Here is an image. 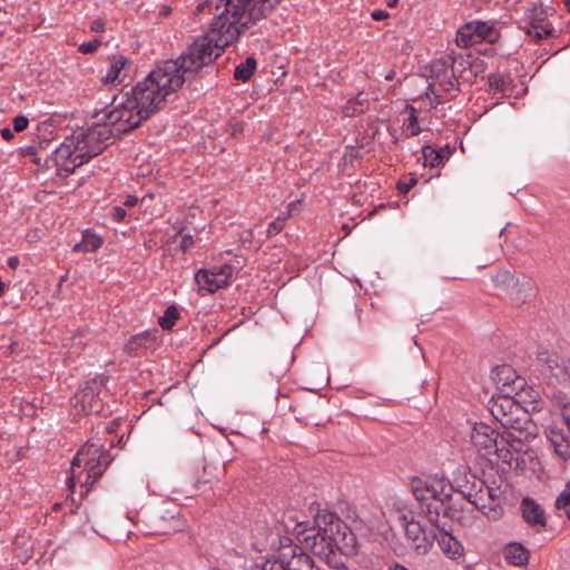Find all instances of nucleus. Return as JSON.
Here are the masks:
<instances>
[{"label":"nucleus","instance_id":"32","mask_svg":"<svg viewBox=\"0 0 570 570\" xmlns=\"http://www.w3.org/2000/svg\"><path fill=\"white\" fill-rule=\"evenodd\" d=\"M257 62L253 57H247L235 68L234 78L242 81H248L256 69Z\"/></svg>","mask_w":570,"mask_h":570},{"label":"nucleus","instance_id":"38","mask_svg":"<svg viewBox=\"0 0 570 570\" xmlns=\"http://www.w3.org/2000/svg\"><path fill=\"white\" fill-rule=\"evenodd\" d=\"M101 46V41L99 39H95L89 42H83L79 46V51L81 53H92L97 51V49Z\"/></svg>","mask_w":570,"mask_h":570},{"label":"nucleus","instance_id":"17","mask_svg":"<svg viewBox=\"0 0 570 570\" xmlns=\"http://www.w3.org/2000/svg\"><path fill=\"white\" fill-rule=\"evenodd\" d=\"M471 442L483 455L498 453V432L490 425L476 423L471 431Z\"/></svg>","mask_w":570,"mask_h":570},{"label":"nucleus","instance_id":"30","mask_svg":"<svg viewBox=\"0 0 570 570\" xmlns=\"http://www.w3.org/2000/svg\"><path fill=\"white\" fill-rule=\"evenodd\" d=\"M422 157L424 166L438 167L449 158V153L443 149H435L431 146H424L422 148Z\"/></svg>","mask_w":570,"mask_h":570},{"label":"nucleus","instance_id":"34","mask_svg":"<svg viewBox=\"0 0 570 570\" xmlns=\"http://www.w3.org/2000/svg\"><path fill=\"white\" fill-rule=\"evenodd\" d=\"M179 318V312L176 306H168L164 315L158 318V324L163 330H171L176 321Z\"/></svg>","mask_w":570,"mask_h":570},{"label":"nucleus","instance_id":"37","mask_svg":"<svg viewBox=\"0 0 570 570\" xmlns=\"http://www.w3.org/2000/svg\"><path fill=\"white\" fill-rule=\"evenodd\" d=\"M554 29L552 27L533 26L532 30L528 31V35L533 36L537 40L552 36Z\"/></svg>","mask_w":570,"mask_h":570},{"label":"nucleus","instance_id":"36","mask_svg":"<svg viewBox=\"0 0 570 570\" xmlns=\"http://www.w3.org/2000/svg\"><path fill=\"white\" fill-rule=\"evenodd\" d=\"M286 217L283 215L277 216L273 222L269 223L267 230H266V237L269 238L272 236L277 235L281 233L285 226Z\"/></svg>","mask_w":570,"mask_h":570},{"label":"nucleus","instance_id":"1","mask_svg":"<svg viewBox=\"0 0 570 570\" xmlns=\"http://www.w3.org/2000/svg\"><path fill=\"white\" fill-rule=\"evenodd\" d=\"M258 19L257 11L252 12L242 3L226 0L223 4H216V13L209 30L196 39L188 49L174 62L178 68L177 73L183 78V83L197 75L204 67L214 62L224 48L236 41L244 29L249 28Z\"/></svg>","mask_w":570,"mask_h":570},{"label":"nucleus","instance_id":"29","mask_svg":"<svg viewBox=\"0 0 570 570\" xmlns=\"http://www.w3.org/2000/svg\"><path fill=\"white\" fill-rule=\"evenodd\" d=\"M102 244V239L96 235L86 230L82 235L81 242L77 243L72 250L76 253H94L96 252Z\"/></svg>","mask_w":570,"mask_h":570},{"label":"nucleus","instance_id":"40","mask_svg":"<svg viewBox=\"0 0 570 570\" xmlns=\"http://www.w3.org/2000/svg\"><path fill=\"white\" fill-rule=\"evenodd\" d=\"M417 183L415 177H411L407 180H401L397 183V189L402 194H406L410 191L412 187H414Z\"/></svg>","mask_w":570,"mask_h":570},{"label":"nucleus","instance_id":"14","mask_svg":"<svg viewBox=\"0 0 570 570\" xmlns=\"http://www.w3.org/2000/svg\"><path fill=\"white\" fill-rule=\"evenodd\" d=\"M233 276V266L224 264L212 269L200 268L195 274V281L198 285V293L213 294L220 288L226 287Z\"/></svg>","mask_w":570,"mask_h":570},{"label":"nucleus","instance_id":"54","mask_svg":"<svg viewBox=\"0 0 570 570\" xmlns=\"http://www.w3.org/2000/svg\"><path fill=\"white\" fill-rule=\"evenodd\" d=\"M499 77H491L490 78V83L491 86H495L497 88H499Z\"/></svg>","mask_w":570,"mask_h":570},{"label":"nucleus","instance_id":"58","mask_svg":"<svg viewBox=\"0 0 570 570\" xmlns=\"http://www.w3.org/2000/svg\"><path fill=\"white\" fill-rule=\"evenodd\" d=\"M564 4H566L568 11L570 12V0H564Z\"/></svg>","mask_w":570,"mask_h":570},{"label":"nucleus","instance_id":"4","mask_svg":"<svg viewBox=\"0 0 570 570\" xmlns=\"http://www.w3.org/2000/svg\"><path fill=\"white\" fill-rule=\"evenodd\" d=\"M410 488L414 498L426 508L431 523H436L440 509L452 498L454 488L444 476L430 475L428 478H413Z\"/></svg>","mask_w":570,"mask_h":570},{"label":"nucleus","instance_id":"35","mask_svg":"<svg viewBox=\"0 0 570 570\" xmlns=\"http://www.w3.org/2000/svg\"><path fill=\"white\" fill-rule=\"evenodd\" d=\"M556 508L564 510L568 519L570 520V481L566 484V488L557 498Z\"/></svg>","mask_w":570,"mask_h":570},{"label":"nucleus","instance_id":"61","mask_svg":"<svg viewBox=\"0 0 570 570\" xmlns=\"http://www.w3.org/2000/svg\"><path fill=\"white\" fill-rule=\"evenodd\" d=\"M30 153L33 154L35 147H30Z\"/></svg>","mask_w":570,"mask_h":570},{"label":"nucleus","instance_id":"57","mask_svg":"<svg viewBox=\"0 0 570 570\" xmlns=\"http://www.w3.org/2000/svg\"><path fill=\"white\" fill-rule=\"evenodd\" d=\"M62 503L58 502L53 504L55 510H59L61 508Z\"/></svg>","mask_w":570,"mask_h":570},{"label":"nucleus","instance_id":"50","mask_svg":"<svg viewBox=\"0 0 570 570\" xmlns=\"http://www.w3.org/2000/svg\"><path fill=\"white\" fill-rule=\"evenodd\" d=\"M8 266L12 269H16L19 266V258L17 256L9 257Z\"/></svg>","mask_w":570,"mask_h":570},{"label":"nucleus","instance_id":"26","mask_svg":"<svg viewBox=\"0 0 570 570\" xmlns=\"http://www.w3.org/2000/svg\"><path fill=\"white\" fill-rule=\"evenodd\" d=\"M441 550L451 559H455L462 554L461 543L453 538L450 533L440 531L436 533V539Z\"/></svg>","mask_w":570,"mask_h":570},{"label":"nucleus","instance_id":"33","mask_svg":"<svg viewBox=\"0 0 570 570\" xmlns=\"http://www.w3.org/2000/svg\"><path fill=\"white\" fill-rule=\"evenodd\" d=\"M405 110L409 111V116L403 120V130L409 136H416L422 131L419 126L417 110L411 105H406Z\"/></svg>","mask_w":570,"mask_h":570},{"label":"nucleus","instance_id":"9","mask_svg":"<svg viewBox=\"0 0 570 570\" xmlns=\"http://www.w3.org/2000/svg\"><path fill=\"white\" fill-rule=\"evenodd\" d=\"M471 504L475 505L487 518L498 520L503 509L500 504V491L479 481L476 491H459Z\"/></svg>","mask_w":570,"mask_h":570},{"label":"nucleus","instance_id":"55","mask_svg":"<svg viewBox=\"0 0 570 570\" xmlns=\"http://www.w3.org/2000/svg\"><path fill=\"white\" fill-rule=\"evenodd\" d=\"M169 12H170V8L165 7V8H163V10H161V12H160V13H161V14H164V16H166V14H168Z\"/></svg>","mask_w":570,"mask_h":570},{"label":"nucleus","instance_id":"11","mask_svg":"<svg viewBox=\"0 0 570 570\" xmlns=\"http://www.w3.org/2000/svg\"><path fill=\"white\" fill-rule=\"evenodd\" d=\"M405 535L419 554H425L432 548L436 532L433 529H425L414 519L413 512L409 511L400 515Z\"/></svg>","mask_w":570,"mask_h":570},{"label":"nucleus","instance_id":"48","mask_svg":"<svg viewBox=\"0 0 570 570\" xmlns=\"http://www.w3.org/2000/svg\"><path fill=\"white\" fill-rule=\"evenodd\" d=\"M138 203V198L134 195H128L124 202V205L126 207H134L135 205H137Z\"/></svg>","mask_w":570,"mask_h":570},{"label":"nucleus","instance_id":"31","mask_svg":"<svg viewBox=\"0 0 570 570\" xmlns=\"http://www.w3.org/2000/svg\"><path fill=\"white\" fill-rule=\"evenodd\" d=\"M281 0H232V3L234 2H242L247 10H250L252 12L258 13V19L265 17V12L272 8H274Z\"/></svg>","mask_w":570,"mask_h":570},{"label":"nucleus","instance_id":"56","mask_svg":"<svg viewBox=\"0 0 570 570\" xmlns=\"http://www.w3.org/2000/svg\"><path fill=\"white\" fill-rule=\"evenodd\" d=\"M393 75H394V72H393V71L389 72V73H387V76L385 77V78H386V80H391V79H393Z\"/></svg>","mask_w":570,"mask_h":570},{"label":"nucleus","instance_id":"10","mask_svg":"<svg viewBox=\"0 0 570 570\" xmlns=\"http://www.w3.org/2000/svg\"><path fill=\"white\" fill-rule=\"evenodd\" d=\"M453 63H448L444 60H435L431 65V72L433 81L428 87L426 95L430 94L434 97V102H432V107H436L442 102L441 92H449L453 90L458 81L454 77Z\"/></svg>","mask_w":570,"mask_h":570},{"label":"nucleus","instance_id":"45","mask_svg":"<svg viewBox=\"0 0 570 570\" xmlns=\"http://www.w3.org/2000/svg\"><path fill=\"white\" fill-rule=\"evenodd\" d=\"M561 415L562 419L568 426V430L570 432V404H564L561 409Z\"/></svg>","mask_w":570,"mask_h":570},{"label":"nucleus","instance_id":"18","mask_svg":"<svg viewBox=\"0 0 570 570\" xmlns=\"http://www.w3.org/2000/svg\"><path fill=\"white\" fill-rule=\"evenodd\" d=\"M493 380L499 385L501 393L518 394L524 385V381L520 379L510 365H500L493 371Z\"/></svg>","mask_w":570,"mask_h":570},{"label":"nucleus","instance_id":"43","mask_svg":"<svg viewBox=\"0 0 570 570\" xmlns=\"http://www.w3.org/2000/svg\"><path fill=\"white\" fill-rule=\"evenodd\" d=\"M229 130L233 136L237 135L238 132L243 131V122L237 119H233L229 122Z\"/></svg>","mask_w":570,"mask_h":570},{"label":"nucleus","instance_id":"3","mask_svg":"<svg viewBox=\"0 0 570 570\" xmlns=\"http://www.w3.org/2000/svg\"><path fill=\"white\" fill-rule=\"evenodd\" d=\"M111 461L112 458L104 445L87 442L72 460L68 488L73 491L76 483H80L88 492V484L99 480Z\"/></svg>","mask_w":570,"mask_h":570},{"label":"nucleus","instance_id":"53","mask_svg":"<svg viewBox=\"0 0 570 570\" xmlns=\"http://www.w3.org/2000/svg\"><path fill=\"white\" fill-rule=\"evenodd\" d=\"M399 0H385V4L389 7V8H394L396 7Z\"/></svg>","mask_w":570,"mask_h":570},{"label":"nucleus","instance_id":"51","mask_svg":"<svg viewBox=\"0 0 570 570\" xmlns=\"http://www.w3.org/2000/svg\"><path fill=\"white\" fill-rule=\"evenodd\" d=\"M296 206H297V203H295V202L289 203V205L287 207V212L285 214H283V216H285L287 219L292 215V212L296 208Z\"/></svg>","mask_w":570,"mask_h":570},{"label":"nucleus","instance_id":"28","mask_svg":"<svg viewBox=\"0 0 570 570\" xmlns=\"http://www.w3.org/2000/svg\"><path fill=\"white\" fill-rule=\"evenodd\" d=\"M370 107V100L366 95L360 92L355 98L347 100L344 105L342 112L345 117H354L356 115L363 114Z\"/></svg>","mask_w":570,"mask_h":570},{"label":"nucleus","instance_id":"24","mask_svg":"<svg viewBox=\"0 0 570 570\" xmlns=\"http://www.w3.org/2000/svg\"><path fill=\"white\" fill-rule=\"evenodd\" d=\"M157 330L154 332L145 331L130 337L125 344V351L128 354L137 353L141 348H150L157 340Z\"/></svg>","mask_w":570,"mask_h":570},{"label":"nucleus","instance_id":"39","mask_svg":"<svg viewBox=\"0 0 570 570\" xmlns=\"http://www.w3.org/2000/svg\"><path fill=\"white\" fill-rule=\"evenodd\" d=\"M12 125L14 131L21 132L28 127L29 119L23 115H19L13 118Z\"/></svg>","mask_w":570,"mask_h":570},{"label":"nucleus","instance_id":"46","mask_svg":"<svg viewBox=\"0 0 570 570\" xmlns=\"http://www.w3.org/2000/svg\"><path fill=\"white\" fill-rule=\"evenodd\" d=\"M389 13L384 10H381V9H377V10H374L372 13H371V17L373 20L375 21H382V20H385L386 18H389Z\"/></svg>","mask_w":570,"mask_h":570},{"label":"nucleus","instance_id":"22","mask_svg":"<svg viewBox=\"0 0 570 570\" xmlns=\"http://www.w3.org/2000/svg\"><path fill=\"white\" fill-rule=\"evenodd\" d=\"M530 424L528 413L522 410V413L513 412L510 416L501 423L508 430V434L512 439L522 440L528 438V425Z\"/></svg>","mask_w":570,"mask_h":570},{"label":"nucleus","instance_id":"2","mask_svg":"<svg viewBox=\"0 0 570 570\" xmlns=\"http://www.w3.org/2000/svg\"><path fill=\"white\" fill-rule=\"evenodd\" d=\"M177 71L174 62H161L131 89V101L138 104L145 116L150 117L161 109L168 98L183 87V78Z\"/></svg>","mask_w":570,"mask_h":570},{"label":"nucleus","instance_id":"13","mask_svg":"<svg viewBox=\"0 0 570 570\" xmlns=\"http://www.w3.org/2000/svg\"><path fill=\"white\" fill-rule=\"evenodd\" d=\"M499 33L493 26L483 21H472L462 26L456 32V45L461 48H470L483 41L493 43Z\"/></svg>","mask_w":570,"mask_h":570},{"label":"nucleus","instance_id":"44","mask_svg":"<svg viewBox=\"0 0 570 570\" xmlns=\"http://www.w3.org/2000/svg\"><path fill=\"white\" fill-rule=\"evenodd\" d=\"M278 538V534H269V537L267 538L266 542L265 543H262L261 548H258L259 551L266 549L267 547L274 549L276 548V539Z\"/></svg>","mask_w":570,"mask_h":570},{"label":"nucleus","instance_id":"7","mask_svg":"<svg viewBox=\"0 0 570 570\" xmlns=\"http://www.w3.org/2000/svg\"><path fill=\"white\" fill-rule=\"evenodd\" d=\"M95 118L97 121L89 128L77 131L72 136L76 150L83 156V164L100 155L114 137V130L99 119V114L95 115Z\"/></svg>","mask_w":570,"mask_h":570},{"label":"nucleus","instance_id":"19","mask_svg":"<svg viewBox=\"0 0 570 570\" xmlns=\"http://www.w3.org/2000/svg\"><path fill=\"white\" fill-rule=\"evenodd\" d=\"M493 417L501 424L504 419L513 414V412L522 413L521 405L514 401L513 394L502 393L497 397H492L489 407Z\"/></svg>","mask_w":570,"mask_h":570},{"label":"nucleus","instance_id":"59","mask_svg":"<svg viewBox=\"0 0 570 570\" xmlns=\"http://www.w3.org/2000/svg\"><path fill=\"white\" fill-rule=\"evenodd\" d=\"M77 337L81 338L82 337V333H78L77 335L72 336V340H76Z\"/></svg>","mask_w":570,"mask_h":570},{"label":"nucleus","instance_id":"23","mask_svg":"<svg viewBox=\"0 0 570 570\" xmlns=\"http://www.w3.org/2000/svg\"><path fill=\"white\" fill-rule=\"evenodd\" d=\"M129 60L122 56L114 57L110 60L109 68L102 77L105 85H119L125 80V68L128 66Z\"/></svg>","mask_w":570,"mask_h":570},{"label":"nucleus","instance_id":"16","mask_svg":"<svg viewBox=\"0 0 570 570\" xmlns=\"http://www.w3.org/2000/svg\"><path fill=\"white\" fill-rule=\"evenodd\" d=\"M82 157L83 156L76 150V144L72 137L66 138L53 151L55 164L67 173H72L76 168L83 165Z\"/></svg>","mask_w":570,"mask_h":570},{"label":"nucleus","instance_id":"52","mask_svg":"<svg viewBox=\"0 0 570 570\" xmlns=\"http://www.w3.org/2000/svg\"><path fill=\"white\" fill-rule=\"evenodd\" d=\"M208 7H210V2H208V1H205V2L200 3L196 8V13L198 14V13L203 12L205 10V8H208Z\"/></svg>","mask_w":570,"mask_h":570},{"label":"nucleus","instance_id":"21","mask_svg":"<svg viewBox=\"0 0 570 570\" xmlns=\"http://www.w3.org/2000/svg\"><path fill=\"white\" fill-rule=\"evenodd\" d=\"M521 510L524 521L532 528L541 530L547 524L543 509L531 498L527 497L521 502Z\"/></svg>","mask_w":570,"mask_h":570},{"label":"nucleus","instance_id":"42","mask_svg":"<svg viewBox=\"0 0 570 570\" xmlns=\"http://www.w3.org/2000/svg\"><path fill=\"white\" fill-rule=\"evenodd\" d=\"M126 215H127L126 210L120 206L114 207V209L111 212L112 218L117 222L124 220Z\"/></svg>","mask_w":570,"mask_h":570},{"label":"nucleus","instance_id":"27","mask_svg":"<svg viewBox=\"0 0 570 570\" xmlns=\"http://www.w3.org/2000/svg\"><path fill=\"white\" fill-rule=\"evenodd\" d=\"M548 439L560 458H570V441L561 432L550 428Z\"/></svg>","mask_w":570,"mask_h":570},{"label":"nucleus","instance_id":"20","mask_svg":"<svg viewBox=\"0 0 570 570\" xmlns=\"http://www.w3.org/2000/svg\"><path fill=\"white\" fill-rule=\"evenodd\" d=\"M538 362L558 380L570 379V366H567L556 352L541 350L538 353Z\"/></svg>","mask_w":570,"mask_h":570},{"label":"nucleus","instance_id":"5","mask_svg":"<svg viewBox=\"0 0 570 570\" xmlns=\"http://www.w3.org/2000/svg\"><path fill=\"white\" fill-rule=\"evenodd\" d=\"M321 512L315 515V528L309 530H298V541L309 549L315 556L320 557L331 568L335 570H347L345 560L335 550L333 535L330 534V524H321Z\"/></svg>","mask_w":570,"mask_h":570},{"label":"nucleus","instance_id":"60","mask_svg":"<svg viewBox=\"0 0 570 570\" xmlns=\"http://www.w3.org/2000/svg\"><path fill=\"white\" fill-rule=\"evenodd\" d=\"M395 570H407V569H406V568H404V567H402V566H397V567L395 568Z\"/></svg>","mask_w":570,"mask_h":570},{"label":"nucleus","instance_id":"25","mask_svg":"<svg viewBox=\"0 0 570 570\" xmlns=\"http://www.w3.org/2000/svg\"><path fill=\"white\" fill-rule=\"evenodd\" d=\"M503 554L505 560L515 567H523L528 563L529 560V551L527 548L517 542L508 543L504 547Z\"/></svg>","mask_w":570,"mask_h":570},{"label":"nucleus","instance_id":"6","mask_svg":"<svg viewBox=\"0 0 570 570\" xmlns=\"http://www.w3.org/2000/svg\"><path fill=\"white\" fill-rule=\"evenodd\" d=\"M129 92L115 97L111 109L99 115V119L114 130V136H120L137 128L144 120L149 118L141 112L138 104L131 101Z\"/></svg>","mask_w":570,"mask_h":570},{"label":"nucleus","instance_id":"47","mask_svg":"<svg viewBox=\"0 0 570 570\" xmlns=\"http://www.w3.org/2000/svg\"><path fill=\"white\" fill-rule=\"evenodd\" d=\"M91 31L102 32L105 30V22L101 19H96L90 24Z\"/></svg>","mask_w":570,"mask_h":570},{"label":"nucleus","instance_id":"49","mask_svg":"<svg viewBox=\"0 0 570 570\" xmlns=\"http://www.w3.org/2000/svg\"><path fill=\"white\" fill-rule=\"evenodd\" d=\"M0 134H1V137L7 141H10L13 138V132L7 127L2 128Z\"/></svg>","mask_w":570,"mask_h":570},{"label":"nucleus","instance_id":"8","mask_svg":"<svg viewBox=\"0 0 570 570\" xmlns=\"http://www.w3.org/2000/svg\"><path fill=\"white\" fill-rule=\"evenodd\" d=\"M321 524H330V534L333 535L335 550L342 556H353L357 553V540L347 524L335 513L321 511Z\"/></svg>","mask_w":570,"mask_h":570},{"label":"nucleus","instance_id":"15","mask_svg":"<svg viewBox=\"0 0 570 570\" xmlns=\"http://www.w3.org/2000/svg\"><path fill=\"white\" fill-rule=\"evenodd\" d=\"M493 283L498 288L509 291L511 299L517 304L521 305L533 296V288L530 282L523 278L519 281L509 271H500L493 276Z\"/></svg>","mask_w":570,"mask_h":570},{"label":"nucleus","instance_id":"41","mask_svg":"<svg viewBox=\"0 0 570 570\" xmlns=\"http://www.w3.org/2000/svg\"><path fill=\"white\" fill-rule=\"evenodd\" d=\"M195 245V240L191 235H184L180 240V248L186 252L193 248Z\"/></svg>","mask_w":570,"mask_h":570},{"label":"nucleus","instance_id":"12","mask_svg":"<svg viewBox=\"0 0 570 570\" xmlns=\"http://www.w3.org/2000/svg\"><path fill=\"white\" fill-rule=\"evenodd\" d=\"M102 380L94 379L80 387L71 399L72 407L77 414L89 415L102 410L100 392Z\"/></svg>","mask_w":570,"mask_h":570}]
</instances>
